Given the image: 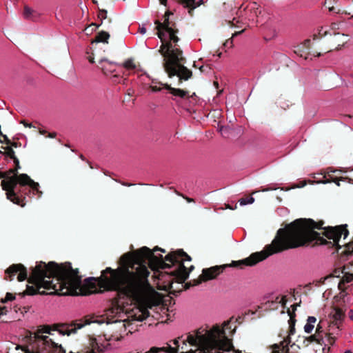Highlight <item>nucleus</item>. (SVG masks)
Listing matches in <instances>:
<instances>
[{"mask_svg": "<svg viewBox=\"0 0 353 353\" xmlns=\"http://www.w3.org/2000/svg\"><path fill=\"white\" fill-rule=\"evenodd\" d=\"M167 0H160V3L166 6Z\"/></svg>", "mask_w": 353, "mask_h": 353, "instance_id": "obj_55", "label": "nucleus"}, {"mask_svg": "<svg viewBox=\"0 0 353 353\" xmlns=\"http://www.w3.org/2000/svg\"><path fill=\"white\" fill-rule=\"evenodd\" d=\"M323 221L316 222L312 219H296L285 228L279 229L272 243L265 245L262 251L254 252L245 259L233 261L230 264L204 268L199 278L201 283L215 279L228 267L253 266L274 254L308 246L314 241L320 245H331L339 252L341 248L339 243L341 236L343 235L345 239L349 235L347 225L323 228Z\"/></svg>", "mask_w": 353, "mask_h": 353, "instance_id": "obj_2", "label": "nucleus"}, {"mask_svg": "<svg viewBox=\"0 0 353 353\" xmlns=\"http://www.w3.org/2000/svg\"><path fill=\"white\" fill-rule=\"evenodd\" d=\"M7 312H8V310H7L6 307H5V306L1 307L0 306V316L2 315L6 314Z\"/></svg>", "mask_w": 353, "mask_h": 353, "instance_id": "obj_37", "label": "nucleus"}, {"mask_svg": "<svg viewBox=\"0 0 353 353\" xmlns=\"http://www.w3.org/2000/svg\"><path fill=\"white\" fill-rule=\"evenodd\" d=\"M0 143H5L7 145H9L11 143V141L8 138V137L6 134L0 135Z\"/></svg>", "mask_w": 353, "mask_h": 353, "instance_id": "obj_31", "label": "nucleus"}, {"mask_svg": "<svg viewBox=\"0 0 353 353\" xmlns=\"http://www.w3.org/2000/svg\"><path fill=\"white\" fill-rule=\"evenodd\" d=\"M39 133L42 135H45L47 133V131L44 130H39Z\"/></svg>", "mask_w": 353, "mask_h": 353, "instance_id": "obj_52", "label": "nucleus"}, {"mask_svg": "<svg viewBox=\"0 0 353 353\" xmlns=\"http://www.w3.org/2000/svg\"><path fill=\"white\" fill-rule=\"evenodd\" d=\"M4 174H6L5 179L1 181V186L2 190L6 191L7 199L14 204L23 207L25 203L23 199H20L16 190L17 185H19V181L21 174H19L14 168L9 169L4 172Z\"/></svg>", "mask_w": 353, "mask_h": 353, "instance_id": "obj_7", "label": "nucleus"}, {"mask_svg": "<svg viewBox=\"0 0 353 353\" xmlns=\"http://www.w3.org/2000/svg\"><path fill=\"white\" fill-rule=\"evenodd\" d=\"M22 123H23V125L26 127H29V128H32V125L31 123H28L26 121H23Z\"/></svg>", "mask_w": 353, "mask_h": 353, "instance_id": "obj_50", "label": "nucleus"}, {"mask_svg": "<svg viewBox=\"0 0 353 353\" xmlns=\"http://www.w3.org/2000/svg\"><path fill=\"white\" fill-rule=\"evenodd\" d=\"M291 307H292V309L291 312H294L295 313V311L296 310V307L294 306V304Z\"/></svg>", "mask_w": 353, "mask_h": 353, "instance_id": "obj_57", "label": "nucleus"}, {"mask_svg": "<svg viewBox=\"0 0 353 353\" xmlns=\"http://www.w3.org/2000/svg\"><path fill=\"white\" fill-rule=\"evenodd\" d=\"M145 255H148L147 257H154L145 247L128 252L121 258V267L117 269L108 267L101 272L99 277L85 279L83 283L79 270L72 268L75 276L79 278V284L72 294L68 295H88L103 291L117 292L128 298L140 308L141 314L136 316V319L143 321L149 316L148 308L152 306L150 295L152 288L148 281L150 271L140 263Z\"/></svg>", "mask_w": 353, "mask_h": 353, "instance_id": "obj_1", "label": "nucleus"}, {"mask_svg": "<svg viewBox=\"0 0 353 353\" xmlns=\"http://www.w3.org/2000/svg\"><path fill=\"white\" fill-rule=\"evenodd\" d=\"M178 3L188 9V14L192 17L194 15V10L197 7L204 3L203 0H176Z\"/></svg>", "mask_w": 353, "mask_h": 353, "instance_id": "obj_12", "label": "nucleus"}, {"mask_svg": "<svg viewBox=\"0 0 353 353\" xmlns=\"http://www.w3.org/2000/svg\"><path fill=\"white\" fill-rule=\"evenodd\" d=\"M19 188L17 190V194L21 198L23 196V192L27 189L25 186H29L33 192H36L38 196L42 194V192L39 190V184L34 181L27 174H21L19 179Z\"/></svg>", "mask_w": 353, "mask_h": 353, "instance_id": "obj_9", "label": "nucleus"}, {"mask_svg": "<svg viewBox=\"0 0 353 353\" xmlns=\"http://www.w3.org/2000/svg\"><path fill=\"white\" fill-rule=\"evenodd\" d=\"M317 38H318V36H317L316 34H314V38H313V39H314V40H315V39H317Z\"/></svg>", "mask_w": 353, "mask_h": 353, "instance_id": "obj_63", "label": "nucleus"}, {"mask_svg": "<svg viewBox=\"0 0 353 353\" xmlns=\"http://www.w3.org/2000/svg\"><path fill=\"white\" fill-rule=\"evenodd\" d=\"M327 172H330V174H334V173H335L336 172H337V170H334V169H333V168H329L327 169Z\"/></svg>", "mask_w": 353, "mask_h": 353, "instance_id": "obj_48", "label": "nucleus"}, {"mask_svg": "<svg viewBox=\"0 0 353 353\" xmlns=\"http://www.w3.org/2000/svg\"><path fill=\"white\" fill-rule=\"evenodd\" d=\"M150 88L153 92H159V91H161L162 90V88L158 87L157 85H150Z\"/></svg>", "mask_w": 353, "mask_h": 353, "instance_id": "obj_36", "label": "nucleus"}, {"mask_svg": "<svg viewBox=\"0 0 353 353\" xmlns=\"http://www.w3.org/2000/svg\"><path fill=\"white\" fill-rule=\"evenodd\" d=\"M57 134L55 132H50L48 134V137L49 138H54L56 137Z\"/></svg>", "mask_w": 353, "mask_h": 353, "instance_id": "obj_47", "label": "nucleus"}, {"mask_svg": "<svg viewBox=\"0 0 353 353\" xmlns=\"http://www.w3.org/2000/svg\"><path fill=\"white\" fill-rule=\"evenodd\" d=\"M8 146L12 148H17L18 146L21 145L20 143L15 142V141H11V143L8 145Z\"/></svg>", "mask_w": 353, "mask_h": 353, "instance_id": "obj_38", "label": "nucleus"}, {"mask_svg": "<svg viewBox=\"0 0 353 353\" xmlns=\"http://www.w3.org/2000/svg\"><path fill=\"white\" fill-rule=\"evenodd\" d=\"M344 313L340 308H336L335 310L334 314H333L334 320L336 321V323L337 324L338 321H341L344 318Z\"/></svg>", "mask_w": 353, "mask_h": 353, "instance_id": "obj_20", "label": "nucleus"}, {"mask_svg": "<svg viewBox=\"0 0 353 353\" xmlns=\"http://www.w3.org/2000/svg\"><path fill=\"white\" fill-rule=\"evenodd\" d=\"M324 178L325 179V180L323 181L322 183H327L334 182L338 186L340 185L339 181L343 179V177H338V176H336L334 174H330V172H327V175H325L324 176Z\"/></svg>", "mask_w": 353, "mask_h": 353, "instance_id": "obj_17", "label": "nucleus"}, {"mask_svg": "<svg viewBox=\"0 0 353 353\" xmlns=\"http://www.w3.org/2000/svg\"><path fill=\"white\" fill-rule=\"evenodd\" d=\"M345 284L342 283V280H341L338 285L339 289L343 291L345 290Z\"/></svg>", "mask_w": 353, "mask_h": 353, "instance_id": "obj_41", "label": "nucleus"}, {"mask_svg": "<svg viewBox=\"0 0 353 353\" xmlns=\"http://www.w3.org/2000/svg\"><path fill=\"white\" fill-rule=\"evenodd\" d=\"M13 161H14V169H16V170L18 172L19 170L21 168V166H20V163H19V160L18 159L17 157L16 158H13Z\"/></svg>", "mask_w": 353, "mask_h": 353, "instance_id": "obj_34", "label": "nucleus"}, {"mask_svg": "<svg viewBox=\"0 0 353 353\" xmlns=\"http://www.w3.org/2000/svg\"><path fill=\"white\" fill-rule=\"evenodd\" d=\"M117 65H120V63L110 61L107 59H101L99 61L98 67L102 70L104 74L108 75L115 72Z\"/></svg>", "mask_w": 353, "mask_h": 353, "instance_id": "obj_11", "label": "nucleus"}, {"mask_svg": "<svg viewBox=\"0 0 353 353\" xmlns=\"http://www.w3.org/2000/svg\"><path fill=\"white\" fill-rule=\"evenodd\" d=\"M139 32L143 34L146 32V28L144 26H141L139 28Z\"/></svg>", "mask_w": 353, "mask_h": 353, "instance_id": "obj_45", "label": "nucleus"}, {"mask_svg": "<svg viewBox=\"0 0 353 353\" xmlns=\"http://www.w3.org/2000/svg\"><path fill=\"white\" fill-rule=\"evenodd\" d=\"M323 332V327L321 325L320 323L317 325L316 327V334L319 335V336H323L321 335V333Z\"/></svg>", "mask_w": 353, "mask_h": 353, "instance_id": "obj_33", "label": "nucleus"}, {"mask_svg": "<svg viewBox=\"0 0 353 353\" xmlns=\"http://www.w3.org/2000/svg\"><path fill=\"white\" fill-rule=\"evenodd\" d=\"M230 43V45H232V40H231L230 41H227L224 43V46H226L228 45V43Z\"/></svg>", "mask_w": 353, "mask_h": 353, "instance_id": "obj_58", "label": "nucleus"}, {"mask_svg": "<svg viewBox=\"0 0 353 353\" xmlns=\"http://www.w3.org/2000/svg\"><path fill=\"white\" fill-rule=\"evenodd\" d=\"M334 36L335 37H339L340 36V34L339 32L337 33H334Z\"/></svg>", "mask_w": 353, "mask_h": 353, "instance_id": "obj_62", "label": "nucleus"}, {"mask_svg": "<svg viewBox=\"0 0 353 353\" xmlns=\"http://www.w3.org/2000/svg\"><path fill=\"white\" fill-rule=\"evenodd\" d=\"M300 304H301V301L299 303H294V306L297 307L298 306H300Z\"/></svg>", "mask_w": 353, "mask_h": 353, "instance_id": "obj_59", "label": "nucleus"}, {"mask_svg": "<svg viewBox=\"0 0 353 353\" xmlns=\"http://www.w3.org/2000/svg\"><path fill=\"white\" fill-rule=\"evenodd\" d=\"M316 317L308 316V318L307 319V323L304 326V331L307 334H310L314 327V324L316 323Z\"/></svg>", "mask_w": 353, "mask_h": 353, "instance_id": "obj_15", "label": "nucleus"}, {"mask_svg": "<svg viewBox=\"0 0 353 353\" xmlns=\"http://www.w3.org/2000/svg\"><path fill=\"white\" fill-rule=\"evenodd\" d=\"M159 84L163 85V88L168 90L170 94H172L174 97H179L181 99H184L186 97H189L188 91L180 89V88H174L171 87L170 84L162 83H159Z\"/></svg>", "mask_w": 353, "mask_h": 353, "instance_id": "obj_13", "label": "nucleus"}, {"mask_svg": "<svg viewBox=\"0 0 353 353\" xmlns=\"http://www.w3.org/2000/svg\"><path fill=\"white\" fill-rule=\"evenodd\" d=\"M91 26H94V28H97L99 26V25H97L96 23H92L90 26L87 27L85 29V31L87 32V34H88V32H89V29Z\"/></svg>", "mask_w": 353, "mask_h": 353, "instance_id": "obj_42", "label": "nucleus"}, {"mask_svg": "<svg viewBox=\"0 0 353 353\" xmlns=\"http://www.w3.org/2000/svg\"><path fill=\"white\" fill-rule=\"evenodd\" d=\"M329 10L330 11H333L334 10V6H332L331 8H329Z\"/></svg>", "mask_w": 353, "mask_h": 353, "instance_id": "obj_60", "label": "nucleus"}, {"mask_svg": "<svg viewBox=\"0 0 353 353\" xmlns=\"http://www.w3.org/2000/svg\"><path fill=\"white\" fill-rule=\"evenodd\" d=\"M172 14L170 11H167L163 16V21L160 22L159 20H156L154 23L156 25L155 29L157 30V36L160 39H163V37L165 36V30L174 28L176 26L174 22L170 21L169 16Z\"/></svg>", "mask_w": 353, "mask_h": 353, "instance_id": "obj_10", "label": "nucleus"}, {"mask_svg": "<svg viewBox=\"0 0 353 353\" xmlns=\"http://www.w3.org/2000/svg\"><path fill=\"white\" fill-rule=\"evenodd\" d=\"M5 176H6V174H4V172H1L0 171V179H5Z\"/></svg>", "mask_w": 353, "mask_h": 353, "instance_id": "obj_51", "label": "nucleus"}, {"mask_svg": "<svg viewBox=\"0 0 353 353\" xmlns=\"http://www.w3.org/2000/svg\"><path fill=\"white\" fill-rule=\"evenodd\" d=\"M108 12L106 10L104 9H99V18L101 19V20L105 19L107 18Z\"/></svg>", "mask_w": 353, "mask_h": 353, "instance_id": "obj_30", "label": "nucleus"}, {"mask_svg": "<svg viewBox=\"0 0 353 353\" xmlns=\"http://www.w3.org/2000/svg\"><path fill=\"white\" fill-rule=\"evenodd\" d=\"M124 310V307L121 306L117 301L112 303V306L106 311L107 323L124 321L123 318L126 316Z\"/></svg>", "mask_w": 353, "mask_h": 353, "instance_id": "obj_8", "label": "nucleus"}, {"mask_svg": "<svg viewBox=\"0 0 353 353\" xmlns=\"http://www.w3.org/2000/svg\"><path fill=\"white\" fill-rule=\"evenodd\" d=\"M280 303H281V305L284 307L287 303V299H286V297L284 296H282L281 301H280Z\"/></svg>", "mask_w": 353, "mask_h": 353, "instance_id": "obj_44", "label": "nucleus"}, {"mask_svg": "<svg viewBox=\"0 0 353 353\" xmlns=\"http://www.w3.org/2000/svg\"><path fill=\"white\" fill-rule=\"evenodd\" d=\"M310 39H306L303 43V47L307 50L310 49Z\"/></svg>", "mask_w": 353, "mask_h": 353, "instance_id": "obj_39", "label": "nucleus"}, {"mask_svg": "<svg viewBox=\"0 0 353 353\" xmlns=\"http://www.w3.org/2000/svg\"><path fill=\"white\" fill-rule=\"evenodd\" d=\"M345 250L343 252V254L345 256L352 255L353 254V242L346 243Z\"/></svg>", "mask_w": 353, "mask_h": 353, "instance_id": "obj_25", "label": "nucleus"}, {"mask_svg": "<svg viewBox=\"0 0 353 353\" xmlns=\"http://www.w3.org/2000/svg\"><path fill=\"white\" fill-rule=\"evenodd\" d=\"M285 341H282L279 343H274L270 346L271 353H289V347L284 345Z\"/></svg>", "mask_w": 353, "mask_h": 353, "instance_id": "obj_14", "label": "nucleus"}, {"mask_svg": "<svg viewBox=\"0 0 353 353\" xmlns=\"http://www.w3.org/2000/svg\"><path fill=\"white\" fill-rule=\"evenodd\" d=\"M16 275L19 281L28 279L29 283L34 285H27L26 290L19 294L21 297L47 294L44 291L40 292L41 288L54 290L50 294L65 296L72 294L79 284V278L74 274L70 263L59 264L54 261L48 263L40 261L32 269L28 279L27 268L23 264H12L5 270L4 279L11 281Z\"/></svg>", "mask_w": 353, "mask_h": 353, "instance_id": "obj_3", "label": "nucleus"}, {"mask_svg": "<svg viewBox=\"0 0 353 353\" xmlns=\"http://www.w3.org/2000/svg\"><path fill=\"white\" fill-rule=\"evenodd\" d=\"M289 332H288V336H291V335H293L295 333V326H289Z\"/></svg>", "mask_w": 353, "mask_h": 353, "instance_id": "obj_40", "label": "nucleus"}, {"mask_svg": "<svg viewBox=\"0 0 353 353\" xmlns=\"http://www.w3.org/2000/svg\"><path fill=\"white\" fill-rule=\"evenodd\" d=\"M342 283H348L353 280V274L345 273L342 278Z\"/></svg>", "mask_w": 353, "mask_h": 353, "instance_id": "obj_29", "label": "nucleus"}, {"mask_svg": "<svg viewBox=\"0 0 353 353\" xmlns=\"http://www.w3.org/2000/svg\"><path fill=\"white\" fill-rule=\"evenodd\" d=\"M109 38H110V34L108 32H107L105 31H101L97 33L93 42H96V43L103 42V43H108Z\"/></svg>", "mask_w": 353, "mask_h": 353, "instance_id": "obj_16", "label": "nucleus"}, {"mask_svg": "<svg viewBox=\"0 0 353 353\" xmlns=\"http://www.w3.org/2000/svg\"><path fill=\"white\" fill-rule=\"evenodd\" d=\"M200 283H201V280L199 279V278H198V279H193V280L190 281L189 282L186 283L185 284V285H182V287H183L185 290H188V289H189L190 287H192V286H195V285H199Z\"/></svg>", "mask_w": 353, "mask_h": 353, "instance_id": "obj_24", "label": "nucleus"}, {"mask_svg": "<svg viewBox=\"0 0 353 353\" xmlns=\"http://www.w3.org/2000/svg\"><path fill=\"white\" fill-rule=\"evenodd\" d=\"M345 43V42H344V41H343V42L342 43V44L339 43V44H338V46L336 48V50H339V49H341V46H343Z\"/></svg>", "mask_w": 353, "mask_h": 353, "instance_id": "obj_53", "label": "nucleus"}, {"mask_svg": "<svg viewBox=\"0 0 353 353\" xmlns=\"http://www.w3.org/2000/svg\"><path fill=\"white\" fill-rule=\"evenodd\" d=\"M323 340V336H319V335L314 334L310 335V336L306 337L305 339V341H307V343L305 345L307 346L309 345V343H314V342L321 345Z\"/></svg>", "mask_w": 353, "mask_h": 353, "instance_id": "obj_18", "label": "nucleus"}, {"mask_svg": "<svg viewBox=\"0 0 353 353\" xmlns=\"http://www.w3.org/2000/svg\"><path fill=\"white\" fill-rule=\"evenodd\" d=\"M345 353H352L350 350H346Z\"/></svg>", "mask_w": 353, "mask_h": 353, "instance_id": "obj_64", "label": "nucleus"}, {"mask_svg": "<svg viewBox=\"0 0 353 353\" xmlns=\"http://www.w3.org/2000/svg\"><path fill=\"white\" fill-rule=\"evenodd\" d=\"M254 201V199L252 196H249L247 198H241L239 202L241 205H245L246 204L253 203Z\"/></svg>", "mask_w": 353, "mask_h": 353, "instance_id": "obj_27", "label": "nucleus"}, {"mask_svg": "<svg viewBox=\"0 0 353 353\" xmlns=\"http://www.w3.org/2000/svg\"><path fill=\"white\" fill-rule=\"evenodd\" d=\"M88 61H89V62H90V63H93L94 62V58H93V57H90L88 58Z\"/></svg>", "mask_w": 353, "mask_h": 353, "instance_id": "obj_54", "label": "nucleus"}, {"mask_svg": "<svg viewBox=\"0 0 353 353\" xmlns=\"http://www.w3.org/2000/svg\"><path fill=\"white\" fill-rule=\"evenodd\" d=\"M15 299V295L10 292H7L6 294V297L4 299H1V302L2 303H6L8 301H13Z\"/></svg>", "mask_w": 353, "mask_h": 353, "instance_id": "obj_28", "label": "nucleus"}, {"mask_svg": "<svg viewBox=\"0 0 353 353\" xmlns=\"http://www.w3.org/2000/svg\"><path fill=\"white\" fill-rule=\"evenodd\" d=\"M145 247L150 250L154 257H147L148 255H145V257L143 258V261H141L140 263H141V265H144L148 270V266H149L152 270L170 269L172 266H176V268L170 273H168V274L172 277V280H174L178 283L183 284L188 278L190 272H192L194 268L193 265H190L189 267L185 265V263L187 261L190 262L192 259L183 250L171 252L168 254L165 258H163L161 254L156 256L154 252L156 251H161V252L165 253V250L164 249L156 246L152 250L148 247ZM172 283L173 281H172L168 286L169 293L177 296L182 290H171L172 288Z\"/></svg>", "mask_w": 353, "mask_h": 353, "instance_id": "obj_5", "label": "nucleus"}, {"mask_svg": "<svg viewBox=\"0 0 353 353\" xmlns=\"http://www.w3.org/2000/svg\"><path fill=\"white\" fill-rule=\"evenodd\" d=\"M121 78V77L119 75H118V74H114V75H112L111 77L112 81L114 83H121V81H120V79Z\"/></svg>", "mask_w": 353, "mask_h": 353, "instance_id": "obj_32", "label": "nucleus"}, {"mask_svg": "<svg viewBox=\"0 0 353 353\" xmlns=\"http://www.w3.org/2000/svg\"><path fill=\"white\" fill-rule=\"evenodd\" d=\"M80 158H81L82 160H83V161L85 160V158H84V157H83V154H81V155H80Z\"/></svg>", "mask_w": 353, "mask_h": 353, "instance_id": "obj_61", "label": "nucleus"}, {"mask_svg": "<svg viewBox=\"0 0 353 353\" xmlns=\"http://www.w3.org/2000/svg\"><path fill=\"white\" fill-rule=\"evenodd\" d=\"M244 317L239 316L237 318L234 319L233 320V324L236 325V323L241 324L243 321Z\"/></svg>", "mask_w": 353, "mask_h": 353, "instance_id": "obj_35", "label": "nucleus"}, {"mask_svg": "<svg viewBox=\"0 0 353 353\" xmlns=\"http://www.w3.org/2000/svg\"><path fill=\"white\" fill-rule=\"evenodd\" d=\"M34 12V11L32 8L27 6H24L23 14L25 19H32L33 18Z\"/></svg>", "mask_w": 353, "mask_h": 353, "instance_id": "obj_21", "label": "nucleus"}, {"mask_svg": "<svg viewBox=\"0 0 353 353\" xmlns=\"http://www.w3.org/2000/svg\"><path fill=\"white\" fill-rule=\"evenodd\" d=\"M333 275L332 274H330L328 276H324V277H321V279H316V280H314L312 283V285L314 287H319L321 286V285L324 284L325 281L328 279V278H331L332 277Z\"/></svg>", "mask_w": 353, "mask_h": 353, "instance_id": "obj_22", "label": "nucleus"}, {"mask_svg": "<svg viewBox=\"0 0 353 353\" xmlns=\"http://www.w3.org/2000/svg\"><path fill=\"white\" fill-rule=\"evenodd\" d=\"M288 315L290 316L289 326H295L296 323V314L294 312H291L290 309L288 310Z\"/></svg>", "mask_w": 353, "mask_h": 353, "instance_id": "obj_26", "label": "nucleus"}, {"mask_svg": "<svg viewBox=\"0 0 353 353\" xmlns=\"http://www.w3.org/2000/svg\"><path fill=\"white\" fill-rule=\"evenodd\" d=\"M327 31H325L323 33H321V31L319 32V34L321 35V37H322L323 36H325L327 34Z\"/></svg>", "mask_w": 353, "mask_h": 353, "instance_id": "obj_56", "label": "nucleus"}, {"mask_svg": "<svg viewBox=\"0 0 353 353\" xmlns=\"http://www.w3.org/2000/svg\"><path fill=\"white\" fill-rule=\"evenodd\" d=\"M2 148L5 149V150H6L5 152H3V155L10 157L12 159H13V158L17 157L15 156L14 151L13 150V149L11 147H10V146H7L6 148L2 147Z\"/></svg>", "mask_w": 353, "mask_h": 353, "instance_id": "obj_23", "label": "nucleus"}, {"mask_svg": "<svg viewBox=\"0 0 353 353\" xmlns=\"http://www.w3.org/2000/svg\"><path fill=\"white\" fill-rule=\"evenodd\" d=\"M127 70H134L136 68V64L134 62V59L130 58L125 60L122 64H120Z\"/></svg>", "mask_w": 353, "mask_h": 353, "instance_id": "obj_19", "label": "nucleus"}, {"mask_svg": "<svg viewBox=\"0 0 353 353\" xmlns=\"http://www.w3.org/2000/svg\"><path fill=\"white\" fill-rule=\"evenodd\" d=\"M312 286H313L312 283L310 282L305 285V288H307V290H310L312 289Z\"/></svg>", "mask_w": 353, "mask_h": 353, "instance_id": "obj_46", "label": "nucleus"}, {"mask_svg": "<svg viewBox=\"0 0 353 353\" xmlns=\"http://www.w3.org/2000/svg\"><path fill=\"white\" fill-rule=\"evenodd\" d=\"M121 183L123 185L128 186V187L133 185V184H132V183H126V182H121Z\"/></svg>", "mask_w": 353, "mask_h": 353, "instance_id": "obj_49", "label": "nucleus"}, {"mask_svg": "<svg viewBox=\"0 0 353 353\" xmlns=\"http://www.w3.org/2000/svg\"><path fill=\"white\" fill-rule=\"evenodd\" d=\"M283 341H285V343H284V345H286L288 347V345L291 342L290 336H288L285 339H284Z\"/></svg>", "mask_w": 353, "mask_h": 353, "instance_id": "obj_43", "label": "nucleus"}, {"mask_svg": "<svg viewBox=\"0 0 353 353\" xmlns=\"http://www.w3.org/2000/svg\"><path fill=\"white\" fill-rule=\"evenodd\" d=\"M169 36V40L166 41L165 36L161 39L162 44L158 53L163 56V68L168 77L174 76L179 77V83L183 81H187L192 76V72L184 65L186 59L183 56V51L177 48V43L180 39L177 36L179 29L176 26L165 30Z\"/></svg>", "mask_w": 353, "mask_h": 353, "instance_id": "obj_6", "label": "nucleus"}, {"mask_svg": "<svg viewBox=\"0 0 353 353\" xmlns=\"http://www.w3.org/2000/svg\"><path fill=\"white\" fill-rule=\"evenodd\" d=\"M233 320L234 316H232L222 326L216 324L210 330L200 327L194 334H189L186 341L199 347L197 353H236L230 339L237 328Z\"/></svg>", "mask_w": 353, "mask_h": 353, "instance_id": "obj_4", "label": "nucleus"}]
</instances>
